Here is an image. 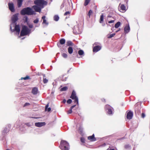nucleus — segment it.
I'll use <instances>...</instances> for the list:
<instances>
[{"instance_id": "obj_42", "label": "nucleus", "mask_w": 150, "mask_h": 150, "mask_svg": "<svg viewBox=\"0 0 150 150\" xmlns=\"http://www.w3.org/2000/svg\"><path fill=\"white\" fill-rule=\"evenodd\" d=\"M70 14V12L69 11H67L65 13L64 15L66 16L67 15H69Z\"/></svg>"}, {"instance_id": "obj_27", "label": "nucleus", "mask_w": 150, "mask_h": 150, "mask_svg": "<svg viewBox=\"0 0 150 150\" xmlns=\"http://www.w3.org/2000/svg\"><path fill=\"white\" fill-rule=\"evenodd\" d=\"M120 9L122 11H125V7L123 5H121L120 7Z\"/></svg>"}, {"instance_id": "obj_40", "label": "nucleus", "mask_w": 150, "mask_h": 150, "mask_svg": "<svg viewBox=\"0 0 150 150\" xmlns=\"http://www.w3.org/2000/svg\"><path fill=\"white\" fill-rule=\"evenodd\" d=\"M77 27L76 28H75L74 27V30H73V32L74 33H76V34H77V33H78V32H77V31H76L75 30L76 28H77Z\"/></svg>"}, {"instance_id": "obj_32", "label": "nucleus", "mask_w": 150, "mask_h": 150, "mask_svg": "<svg viewBox=\"0 0 150 150\" xmlns=\"http://www.w3.org/2000/svg\"><path fill=\"white\" fill-rule=\"evenodd\" d=\"M45 76H44V77L43 78V82L44 83H46L47 82L48 80L46 78H44Z\"/></svg>"}, {"instance_id": "obj_11", "label": "nucleus", "mask_w": 150, "mask_h": 150, "mask_svg": "<svg viewBox=\"0 0 150 150\" xmlns=\"http://www.w3.org/2000/svg\"><path fill=\"white\" fill-rule=\"evenodd\" d=\"M18 13H17L14 15L12 18V20L14 22H16L18 20Z\"/></svg>"}, {"instance_id": "obj_30", "label": "nucleus", "mask_w": 150, "mask_h": 150, "mask_svg": "<svg viewBox=\"0 0 150 150\" xmlns=\"http://www.w3.org/2000/svg\"><path fill=\"white\" fill-rule=\"evenodd\" d=\"M90 1V0H85L84 5L85 6L87 5L89 2Z\"/></svg>"}, {"instance_id": "obj_4", "label": "nucleus", "mask_w": 150, "mask_h": 150, "mask_svg": "<svg viewBox=\"0 0 150 150\" xmlns=\"http://www.w3.org/2000/svg\"><path fill=\"white\" fill-rule=\"evenodd\" d=\"M61 145L62 146L64 147L66 150L68 149L69 144L66 141L64 140L62 141L61 143Z\"/></svg>"}, {"instance_id": "obj_44", "label": "nucleus", "mask_w": 150, "mask_h": 150, "mask_svg": "<svg viewBox=\"0 0 150 150\" xmlns=\"http://www.w3.org/2000/svg\"><path fill=\"white\" fill-rule=\"evenodd\" d=\"M81 140L82 142L84 143V139L83 138H81Z\"/></svg>"}, {"instance_id": "obj_49", "label": "nucleus", "mask_w": 150, "mask_h": 150, "mask_svg": "<svg viewBox=\"0 0 150 150\" xmlns=\"http://www.w3.org/2000/svg\"><path fill=\"white\" fill-rule=\"evenodd\" d=\"M49 106V104H48L45 107V108H47Z\"/></svg>"}, {"instance_id": "obj_8", "label": "nucleus", "mask_w": 150, "mask_h": 150, "mask_svg": "<svg viewBox=\"0 0 150 150\" xmlns=\"http://www.w3.org/2000/svg\"><path fill=\"white\" fill-rule=\"evenodd\" d=\"M133 115L132 112L131 111H129L127 114V118L128 119H131L132 118Z\"/></svg>"}, {"instance_id": "obj_47", "label": "nucleus", "mask_w": 150, "mask_h": 150, "mask_svg": "<svg viewBox=\"0 0 150 150\" xmlns=\"http://www.w3.org/2000/svg\"><path fill=\"white\" fill-rule=\"evenodd\" d=\"M42 19L43 20V21L44 20H45V16H44L42 17Z\"/></svg>"}, {"instance_id": "obj_48", "label": "nucleus", "mask_w": 150, "mask_h": 150, "mask_svg": "<svg viewBox=\"0 0 150 150\" xmlns=\"http://www.w3.org/2000/svg\"><path fill=\"white\" fill-rule=\"evenodd\" d=\"M49 106V104H48L45 107V108H47Z\"/></svg>"}, {"instance_id": "obj_21", "label": "nucleus", "mask_w": 150, "mask_h": 150, "mask_svg": "<svg viewBox=\"0 0 150 150\" xmlns=\"http://www.w3.org/2000/svg\"><path fill=\"white\" fill-rule=\"evenodd\" d=\"M121 23L120 22H118L115 25V27L116 28H118L120 25Z\"/></svg>"}, {"instance_id": "obj_31", "label": "nucleus", "mask_w": 150, "mask_h": 150, "mask_svg": "<svg viewBox=\"0 0 150 150\" xmlns=\"http://www.w3.org/2000/svg\"><path fill=\"white\" fill-rule=\"evenodd\" d=\"M115 33L111 34L109 35V36L108 37V38H111L113 37L115 35Z\"/></svg>"}, {"instance_id": "obj_17", "label": "nucleus", "mask_w": 150, "mask_h": 150, "mask_svg": "<svg viewBox=\"0 0 150 150\" xmlns=\"http://www.w3.org/2000/svg\"><path fill=\"white\" fill-rule=\"evenodd\" d=\"M35 14V12L30 8H29V15H33Z\"/></svg>"}, {"instance_id": "obj_37", "label": "nucleus", "mask_w": 150, "mask_h": 150, "mask_svg": "<svg viewBox=\"0 0 150 150\" xmlns=\"http://www.w3.org/2000/svg\"><path fill=\"white\" fill-rule=\"evenodd\" d=\"M71 102H72L71 100L70 99H69L67 100V103H68L70 104L71 103Z\"/></svg>"}, {"instance_id": "obj_9", "label": "nucleus", "mask_w": 150, "mask_h": 150, "mask_svg": "<svg viewBox=\"0 0 150 150\" xmlns=\"http://www.w3.org/2000/svg\"><path fill=\"white\" fill-rule=\"evenodd\" d=\"M45 125V122H37L35 123V125L39 127H41Z\"/></svg>"}, {"instance_id": "obj_50", "label": "nucleus", "mask_w": 150, "mask_h": 150, "mask_svg": "<svg viewBox=\"0 0 150 150\" xmlns=\"http://www.w3.org/2000/svg\"><path fill=\"white\" fill-rule=\"evenodd\" d=\"M66 100H65L64 99V100H63V103H65V102H66Z\"/></svg>"}, {"instance_id": "obj_24", "label": "nucleus", "mask_w": 150, "mask_h": 150, "mask_svg": "<svg viewBox=\"0 0 150 150\" xmlns=\"http://www.w3.org/2000/svg\"><path fill=\"white\" fill-rule=\"evenodd\" d=\"M59 42L61 44L63 45L65 43V40L64 39H61L60 40Z\"/></svg>"}, {"instance_id": "obj_16", "label": "nucleus", "mask_w": 150, "mask_h": 150, "mask_svg": "<svg viewBox=\"0 0 150 150\" xmlns=\"http://www.w3.org/2000/svg\"><path fill=\"white\" fill-rule=\"evenodd\" d=\"M17 1L18 7L19 8L21 7L22 5L23 0H17Z\"/></svg>"}, {"instance_id": "obj_1", "label": "nucleus", "mask_w": 150, "mask_h": 150, "mask_svg": "<svg viewBox=\"0 0 150 150\" xmlns=\"http://www.w3.org/2000/svg\"><path fill=\"white\" fill-rule=\"evenodd\" d=\"M34 3L41 8H43L44 6L46 5L47 3L44 0H35L34 1Z\"/></svg>"}, {"instance_id": "obj_18", "label": "nucleus", "mask_w": 150, "mask_h": 150, "mask_svg": "<svg viewBox=\"0 0 150 150\" xmlns=\"http://www.w3.org/2000/svg\"><path fill=\"white\" fill-rule=\"evenodd\" d=\"M124 30L125 32L126 33H128L129 31L130 30V28L129 26L128 25L126 26Z\"/></svg>"}, {"instance_id": "obj_28", "label": "nucleus", "mask_w": 150, "mask_h": 150, "mask_svg": "<svg viewBox=\"0 0 150 150\" xmlns=\"http://www.w3.org/2000/svg\"><path fill=\"white\" fill-rule=\"evenodd\" d=\"M68 89V88L67 87H64L60 89V91H66Z\"/></svg>"}, {"instance_id": "obj_43", "label": "nucleus", "mask_w": 150, "mask_h": 150, "mask_svg": "<svg viewBox=\"0 0 150 150\" xmlns=\"http://www.w3.org/2000/svg\"><path fill=\"white\" fill-rule=\"evenodd\" d=\"M145 114L144 113H142V118H144L145 117Z\"/></svg>"}, {"instance_id": "obj_7", "label": "nucleus", "mask_w": 150, "mask_h": 150, "mask_svg": "<svg viewBox=\"0 0 150 150\" xmlns=\"http://www.w3.org/2000/svg\"><path fill=\"white\" fill-rule=\"evenodd\" d=\"M33 8L35 10V11L39 12L41 11V9L42 8L37 5L33 6Z\"/></svg>"}, {"instance_id": "obj_10", "label": "nucleus", "mask_w": 150, "mask_h": 150, "mask_svg": "<svg viewBox=\"0 0 150 150\" xmlns=\"http://www.w3.org/2000/svg\"><path fill=\"white\" fill-rule=\"evenodd\" d=\"M31 92L34 95L37 94L38 92V90L37 88H33L32 89Z\"/></svg>"}, {"instance_id": "obj_36", "label": "nucleus", "mask_w": 150, "mask_h": 150, "mask_svg": "<svg viewBox=\"0 0 150 150\" xmlns=\"http://www.w3.org/2000/svg\"><path fill=\"white\" fill-rule=\"evenodd\" d=\"M51 110V109L50 108H45V111H48V112L50 111Z\"/></svg>"}, {"instance_id": "obj_2", "label": "nucleus", "mask_w": 150, "mask_h": 150, "mask_svg": "<svg viewBox=\"0 0 150 150\" xmlns=\"http://www.w3.org/2000/svg\"><path fill=\"white\" fill-rule=\"evenodd\" d=\"M28 34V28L25 25L23 26L20 33L21 36H24Z\"/></svg>"}, {"instance_id": "obj_41", "label": "nucleus", "mask_w": 150, "mask_h": 150, "mask_svg": "<svg viewBox=\"0 0 150 150\" xmlns=\"http://www.w3.org/2000/svg\"><path fill=\"white\" fill-rule=\"evenodd\" d=\"M33 27V25L32 24H29V28H32Z\"/></svg>"}, {"instance_id": "obj_39", "label": "nucleus", "mask_w": 150, "mask_h": 150, "mask_svg": "<svg viewBox=\"0 0 150 150\" xmlns=\"http://www.w3.org/2000/svg\"><path fill=\"white\" fill-rule=\"evenodd\" d=\"M43 23L45 24L46 25L48 24V23L47 22L46 20H44L43 21Z\"/></svg>"}, {"instance_id": "obj_53", "label": "nucleus", "mask_w": 150, "mask_h": 150, "mask_svg": "<svg viewBox=\"0 0 150 150\" xmlns=\"http://www.w3.org/2000/svg\"><path fill=\"white\" fill-rule=\"evenodd\" d=\"M26 125H28V123L26 124Z\"/></svg>"}, {"instance_id": "obj_33", "label": "nucleus", "mask_w": 150, "mask_h": 150, "mask_svg": "<svg viewBox=\"0 0 150 150\" xmlns=\"http://www.w3.org/2000/svg\"><path fill=\"white\" fill-rule=\"evenodd\" d=\"M21 80L23 79L24 80L28 79V75L26 76L25 77H24V78H23V77L21 78Z\"/></svg>"}, {"instance_id": "obj_34", "label": "nucleus", "mask_w": 150, "mask_h": 150, "mask_svg": "<svg viewBox=\"0 0 150 150\" xmlns=\"http://www.w3.org/2000/svg\"><path fill=\"white\" fill-rule=\"evenodd\" d=\"M62 55L63 57L64 58H66L67 57V55L66 54L63 53L62 54Z\"/></svg>"}, {"instance_id": "obj_38", "label": "nucleus", "mask_w": 150, "mask_h": 150, "mask_svg": "<svg viewBox=\"0 0 150 150\" xmlns=\"http://www.w3.org/2000/svg\"><path fill=\"white\" fill-rule=\"evenodd\" d=\"M38 22V19H36L35 20H34L33 22L35 23H37Z\"/></svg>"}, {"instance_id": "obj_35", "label": "nucleus", "mask_w": 150, "mask_h": 150, "mask_svg": "<svg viewBox=\"0 0 150 150\" xmlns=\"http://www.w3.org/2000/svg\"><path fill=\"white\" fill-rule=\"evenodd\" d=\"M93 11L91 10H90L89 11V12L88 14V15L90 16V15L92 13Z\"/></svg>"}, {"instance_id": "obj_51", "label": "nucleus", "mask_w": 150, "mask_h": 150, "mask_svg": "<svg viewBox=\"0 0 150 150\" xmlns=\"http://www.w3.org/2000/svg\"><path fill=\"white\" fill-rule=\"evenodd\" d=\"M120 30V29H119V30H117L116 31V32L117 33V32L118 31H119Z\"/></svg>"}, {"instance_id": "obj_12", "label": "nucleus", "mask_w": 150, "mask_h": 150, "mask_svg": "<svg viewBox=\"0 0 150 150\" xmlns=\"http://www.w3.org/2000/svg\"><path fill=\"white\" fill-rule=\"evenodd\" d=\"M101 47L99 46H97L95 47L93 49V52H97L100 50Z\"/></svg>"}, {"instance_id": "obj_5", "label": "nucleus", "mask_w": 150, "mask_h": 150, "mask_svg": "<svg viewBox=\"0 0 150 150\" xmlns=\"http://www.w3.org/2000/svg\"><path fill=\"white\" fill-rule=\"evenodd\" d=\"M20 13L22 15H28V7L23 8L21 11Z\"/></svg>"}, {"instance_id": "obj_25", "label": "nucleus", "mask_w": 150, "mask_h": 150, "mask_svg": "<svg viewBox=\"0 0 150 150\" xmlns=\"http://www.w3.org/2000/svg\"><path fill=\"white\" fill-rule=\"evenodd\" d=\"M59 19V17L57 15H55L54 17V19L56 21H57Z\"/></svg>"}, {"instance_id": "obj_45", "label": "nucleus", "mask_w": 150, "mask_h": 150, "mask_svg": "<svg viewBox=\"0 0 150 150\" xmlns=\"http://www.w3.org/2000/svg\"><path fill=\"white\" fill-rule=\"evenodd\" d=\"M114 21V20H112V21H110L108 22V23H113Z\"/></svg>"}, {"instance_id": "obj_15", "label": "nucleus", "mask_w": 150, "mask_h": 150, "mask_svg": "<svg viewBox=\"0 0 150 150\" xmlns=\"http://www.w3.org/2000/svg\"><path fill=\"white\" fill-rule=\"evenodd\" d=\"M88 139L91 141H94L96 140V138L94 137V134H93V135L91 136L88 137Z\"/></svg>"}, {"instance_id": "obj_26", "label": "nucleus", "mask_w": 150, "mask_h": 150, "mask_svg": "<svg viewBox=\"0 0 150 150\" xmlns=\"http://www.w3.org/2000/svg\"><path fill=\"white\" fill-rule=\"evenodd\" d=\"M84 53V52L82 50H80L78 51V54L80 55H83Z\"/></svg>"}, {"instance_id": "obj_52", "label": "nucleus", "mask_w": 150, "mask_h": 150, "mask_svg": "<svg viewBox=\"0 0 150 150\" xmlns=\"http://www.w3.org/2000/svg\"><path fill=\"white\" fill-rule=\"evenodd\" d=\"M30 32L29 30V32H28L29 33H30Z\"/></svg>"}, {"instance_id": "obj_14", "label": "nucleus", "mask_w": 150, "mask_h": 150, "mask_svg": "<svg viewBox=\"0 0 150 150\" xmlns=\"http://www.w3.org/2000/svg\"><path fill=\"white\" fill-rule=\"evenodd\" d=\"M14 30L19 34L20 31L19 25H16L15 26Z\"/></svg>"}, {"instance_id": "obj_23", "label": "nucleus", "mask_w": 150, "mask_h": 150, "mask_svg": "<svg viewBox=\"0 0 150 150\" xmlns=\"http://www.w3.org/2000/svg\"><path fill=\"white\" fill-rule=\"evenodd\" d=\"M23 20L24 21V22H26L27 24H28V17L26 16H25L23 18Z\"/></svg>"}, {"instance_id": "obj_20", "label": "nucleus", "mask_w": 150, "mask_h": 150, "mask_svg": "<svg viewBox=\"0 0 150 150\" xmlns=\"http://www.w3.org/2000/svg\"><path fill=\"white\" fill-rule=\"evenodd\" d=\"M76 106V105H73L72 106L71 108V109L68 111L67 112V113L68 114H70L71 113V112H72V109L74 108V107L75 106Z\"/></svg>"}, {"instance_id": "obj_3", "label": "nucleus", "mask_w": 150, "mask_h": 150, "mask_svg": "<svg viewBox=\"0 0 150 150\" xmlns=\"http://www.w3.org/2000/svg\"><path fill=\"white\" fill-rule=\"evenodd\" d=\"M70 98L74 100V102L75 103H76L77 104H78V98L76 96V93L74 91H73Z\"/></svg>"}, {"instance_id": "obj_46", "label": "nucleus", "mask_w": 150, "mask_h": 150, "mask_svg": "<svg viewBox=\"0 0 150 150\" xmlns=\"http://www.w3.org/2000/svg\"><path fill=\"white\" fill-rule=\"evenodd\" d=\"M28 103H26L24 105L23 107H25L26 106H28Z\"/></svg>"}, {"instance_id": "obj_6", "label": "nucleus", "mask_w": 150, "mask_h": 150, "mask_svg": "<svg viewBox=\"0 0 150 150\" xmlns=\"http://www.w3.org/2000/svg\"><path fill=\"white\" fill-rule=\"evenodd\" d=\"M8 8L10 11L12 12H14L15 11L14 4L13 3H8Z\"/></svg>"}, {"instance_id": "obj_22", "label": "nucleus", "mask_w": 150, "mask_h": 150, "mask_svg": "<svg viewBox=\"0 0 150 150\" xmlns=\"http://www.w3.org/2000/svg\"><path fill=\"white\" fill-rule=\"evenodd\" d=\"M103 18H104L103 15V14H102L100 16V23H101L103 22Z\"/></svg>"}, {"instance_id": "obj_29", "label": "nucleus", "mask_w": 150, "mask_h": 150, "mask_svg": "<svg viewBox=\"0 0 150 150\" xmlns=\"http://www.w3.org/2000/svg\"><path fill=\"white\" fill-rule=\"evenodd\" d=\"M67 45L68 46H71L72 45L73 43L71 41H68L67 42Z\"/></svg>"}, {"instance_id": "obj_19", "label": "nucleus", "mask_w": 150, "mask_h": 150, "mask_svg": "<svg viewBox=\"0 0 150 150\" xmlns=\"http://www.w3.org/2000/svg\"><path fill=\"white\" fill-rule=\"evenodd\" d=\"M68 52L69 53L71 54L72 53L73 51V48L71 47H69L68 49Z\"/></svg>"}, {"instance_id": "obj_13", "label": "nucleus", "mask_w": 150, "mask_h": 150, "mask_svg": "<svg viewBox=\"0 0 150 150\" xmlns=\"http://www.w3.org/2000/svg\"><path fill=\"white\" fill-rule=\"evenodd\" d=\"M105 108L106 109H107L108 110V113L109 114H110L112 113V110L111 108L110 107V106L108 105H106L105 106Z\"/></svg>"}]
</instances>
